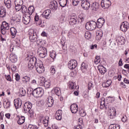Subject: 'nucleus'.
I'll return each mask as SVG.
<instances>
[{"mask_svg":"<svg viewBox=\"0 0 129 129\" xmlns=\"http://www.w3.org/2000/svg\"><path fill=\"white\" fill-rule=\"evenodd\" d=\"M77 67V61L75 59H72L69 61L68 68L71 70L75 69Z\"/></svg>","mask_w":129,"mask_h":129,"instance_id":"7","label":"nucleus"},{"mask_svg":"<svg viewBox=\"0 0 129 129\" xmlns=\"http://www.w3.org/2000/svg\"><path fill=\"white\" fill-rule=\"evenodd\" d=\"M29 39L30 40L31 42H36L37 39H38V36H37V33L36 32H29Z\"/></svg>","mask_w":129,"mask_h":129,"instance_id":"12","label":"nucleus"},{"mask_svg":"<svg viewBox=\"0 0 129 129\" xmlns=\"http://www.w3.org/2000/svg\"><path fill=\"white\" fill-rule=\"evenodd\" d=\"M1 28L5 29L6 30H9V29H10V25H9V24L6 21H4L2 23Z\"/></svg>","mask_w":129,"mask_h":129,"instance_id":"32","label":"nucleus"},{"mask_svg":"<svg viewBox=\"0 0 129 129\" xmlns=\"http://www.w3.org/2000/svg\"><path fill=\"white\" fill-rule=\"evenodd\" d=\"M22 100H21V99H16L14 100V105L16 109L20 108V107L22 106Z\"/></svg>","mask_w":129,"mask_h":129,"instance_id":"18","label":"nucleus"},{"mask_svg":"<svg viewBox=\"0 0 129 129\" xmlns=\"http://www.w3.org/2000/svg\"><path fill=\"white\" fill-rule=\"evenodd\" d=\"M4 4L7 9H11L12 8V2L11 0H4Z\"/></svg>","mask_w":129,"mask_h":129,"instance_id":"33","label":"nucleus"},{"mask_svg":"<svg viewBox=\"0 0 129 129\" xmlns=\"http://www.w3.org/2000/svg\"><path fill=\"white\" fill-rule=\"evenodd\" d=\"M69 86L70 89H77V88H79V87H77L76 84L73 82H69Z\"/></svg>","mask_w":129,"mask_h":129,"instance_id":"27","label":"nucleus"},{"mask_svg":"<svg viewBox=\"0 0 129 129\" xmlns=\"http://www.w3.org/2000/svg\"><path fill=\"white\" fill-rule=\"evenodd\" d=\"M72 4L73 6H76L79 4V1L78 0H73Z\"/></svg>","mask_w":129,"mask_h":129,"instance_id":"59","label":"nucleus"},{"mask_svg":"<svg viewBox=\"0 0 129 129\" xmlns=\"http://www.w3.org/2000/svg\"><path fill=\"white\" fill-rule=\"evenodd\" d=\"M49 8L52 12H55L58 8V4L55 1H53L50 3Z\"/></svg>","mask_w":129,"mask_h":129,"instance_id":"13","label":"nucleus"},{"mask_svg":"<svg viewBox=\"0 0 129 129\" xmlns=\"http://www.w3.org/2000/svg\"><path fill=\"white\" fill-rule=\"evenodd\" d=\"M69 24L72 26L77 24V16L75 14H73L70 16Z\"/></svg>","mask_w":129,"mask_h":129,"instance_id":"6","label":"nucleus"},{"mask_svg":"<svg viewBox=\"0 0 129 129\" xmlns=\"http://www.w3.org/2000/svg\"><path fill=\"white\" fill-rule=\"evenodd\" d=\"M116 115V110L115 108L111 107L109 110L108 117L111 119L114 118Z\"/></svg>","mask_w":129,"mask_h":129,"instance_id":"8","label":"nucleus"},{"mask_svg":"<svg viewBox=\"0 0 129 129\" xmlns=\"http://www.w3.org/2000/svg\"><path fill=\"white\" fill-rule=\"evenodd\" d=\"M120 30L122 31V32H126L127 31V29L129 28V24L128 22L126 21L123 22L121 25H120Z\"/></svg>","mask_w":129,"mask_h":129,"instance_id":"15","label":"nucleus"},{"mask_svg":"<svg viewBox=\"0 0 129 129\" xmlns=\"http://www.w3.org/2000/svg\"><path fill=\"white\" fill-rule=\"evenodd\" d=\"M27 129H38V127L36 125H33L32 124H29Z\"/></svg>","mask_w":129,"mask_h":129,"instance_id":"53","label":"nucleus"},{"mask_svg":"<svg viewBox=\"0 0 129 129\" xmlns=\"http://www.w3.org/2000/svg\"><path fill=\"white\" fill-rule=\"evenodd\" d=\"M98 70L102 75H104V74H105V73H106V71H107L106 68H105L102 65L98 66Z\"/></svg>","mask_w":129,"mask_h":129,"instance_id":"21","label":"nucleus"},{"mask_svg":"<svg viewBox=\"0 0 129 129\" xmlns=\"http://www.w3.org/2000/svg\"><path fill=\"white\" fill-rule=\"evenodd\" d=\"M25 113H29L30 117H33L34 112L32 110V104L30 102H26L23 106Z\"/></svg>","mask_w":129,"mask_h":129,"instance_id":"1","label":"nucleus"},{"mask_svg":"<svg viewBox=\"0 0 129 129\" xmlns=\"http://www.w3.org/2000/svg\"><path fill=\"white\" fill-rule=\"evenodd\" d=\"M85 19V16H83V15H81L79 16V18H78V20L79 22H80L82 23L84 22V19Z\"/></svg>","mask_w":129,"mask_h":129,"instance_id":"47","label":"nucleus"},{"mask_svg":"<svg viewBox=\"0 0 129 129\" xmlns=\"http://www.w3.org/2000/svg\"><path fill=\"white\" fill-rule=\"evenodd\" d=\"M7 29L1 28V33H2V35H6V34L7 33Z\"/></svg>","mask_w":129,"mask_h":129,"instance_id":"61","label":"nucleus"},{"mask_svg":"<svg viewBox=\"0 0 129 129\" xmlns=\"http://www.w3.org/2000/svg\"><path fill=\"white\" fill-rule=\"evenodd\" d=\"M87 68H88V65L85 62H83L81 64V70L84 73L87 71Z\"/></svg>","mask_w":129,"mask_h":129,"instance_id":"26","label":"nucleus"},{"mask_svg":"<svg viewBox=\"0 0 129 129\" xmlns=\"http://www.w3.org/2000/svg\"><path fill=\"white\" fill-rule=\"evenodd\" d=\"M111 5L109 0H102L101 2V6L103 9H108Z\"/></svg>","mask_w":129,"mask_h":129,"instance_id":"11","label":"nucleus"},{"mask_svg":"<svg viewBox=\"0 0 129 129\" xmlns=\"http://www.w3.org/2000/svg\"><path fill=\"white\" fill-rule=\"evenodd\" d=\"M35 68L37 72L39 74H42V73L45 71L44 66H43V64H41L40 63H36L35 64Z\"/></svg>","mask_w":129,"mask_h":129,"instance_id":"9","label":"nucleus"},{"mask_svg":"<svg viewBox=\"0 0 129 129\" xmlns=\"http://www.w3.org/2000/svg\"><path fill=\"white\" fill-rule=\"evenodd\" d=\"M26 118H25V116H21V117H19V120H18L17 122L18 124H20V125L21 124H23L25 122V120Z\"/></svg>","mask_w":129,"mask_h":129,"instance_id":"35","label":"nucleus"},{"mask_svg":"<svg viewBox=\"0 0 129 129\" xmlns=\"http://www.w3.org/2000/svg\"><path fill=\"white\" fill-rule=\"evenodd\" d=\"M85 27L88 31H93L96 28V22L94 21L88 22L86 24Z\"/></svg>","mask_w":129,"mask_h":129,"instance_id":"3","label":"nucleus"},{"mask_svg":"<svg viewBox=\"0 0 129 129\" xmlns=\"http://www.w3.org/2000/svg\"><path fill=\"white\" fill-rule=\"evenodd\" d=\"M23 24L25 25H28L31 22V15L30 14H25L22 19Z\"/></svg>","mask_w":129,"mask_h":129,"instance_id":"10","label":"nucleus"},{"mask_svg":"<svg viewBox=\"0 0 129 129\" xmlns=\"http://www.w3.org/2000/svg\"><path fill=\"white\" fill-rule=\"evenodd\" d=\"M66 1L67 0H58L60 7L62 8L66 7V5H67V2H66Z\"/></svg>","mask_w":129,"mask_h":129,"instance_id":"39","label":"nucleus"},{"mask_svg":"<svg viewBox=\"0 0 129 129\" xmlns=\"http://www.w3.org/2000/svg\"><path fill=\"white\" fill-rule=\"evenodd\" d=\"M10 32L12 36H16L17 34V29L15 27H11L10 28Z\"/></svg>","mask_w":129,"mask_h":129,"instance_id":"40","label":"nucleus"},{"mask_svg":"<svg viewBox=\"0 0 129 129\" xmlns=\"http://www.w3.org/2000/svg\"><path fill=\"white\" fill-rule=\"evenodd\" d=\"M37 54L40 58H45L47 55V49L44 47H40L38 48Z\"/></svg>","mask_w":129,"mask_h":129,"instance_id":"4","label":"nucleus"},{"mask_svg":"<svg viewBox=\"0 0 129 129\" xmlns=\"http://www.w3.org/2000/svg\"><path fill=\"white\" fill-rule=\"evenodd\" d=\"M42 79L40 80L39 81V84L40 85V86H43V85H44L45 89L47 90V89H49V82H44V80H45V78H42Z\"/></svg>","mask_w":129,"mask_h":129,"instance_id":"14","label":"nucleus"},{"mask_svg":"<svg viewBox=\"0 0 129 129\" xmlns=\"http://www.w3.org/2000/svg\"><path fill=\"white\" fill-rule=\"evenodd\" d=\"M51 93L56 94L57 96H60L61 95V90L58 87L54 88L51 90Z\"/></svg>","mask_w":129,"mask_h":129,"instance_id":"22","label":"nucleus"},{"mask_svg":"<svg viewBox=\"0 0 129 129\" xmlns=\"http://www.w3.org/2000/svg\"><path fill=\"white\" fill-rule=\"evenodd\" d=\"M103 36V33L102 32V31L101 30H98L96 32V39H98V40H100L101 39V37Z\"/></svg>","mask_w":129,"mask_h":129,"instance_id":"29","label":"nucleus"},{"mask_svg":"<svg viewBox=\"0 0 129 129\" xmlns=\"http://www.w3.org/2000/svg\"><path fill=\"white\" fill-rule=\"evenodd\" d=\"M39 63L37 62V58L36 57H33L30 59L28 62V68L30 70H32L35 66L36 67V64H38Z\"/></svg>","mask_w":129,"mask_h":129,"instance_id":"5","label":"nucleus"},{"mask_svg":"<svg viewBox=\"0 0 129 129\" xmlns=\"http://www.w3.org/2000/svg\"><path fill=\"white\" fill-rule=\"evenodd\" d=\"M21 10L23 14H25V13H27V12H28V9L27 8V7L25 5L22 6Z\"/></svg>","mask_w":129,"mask_h":129,"instance_id":"43","label":"nucleus"},{"mask_svg":"<svg viewBox=\"0 0 129 129\" xmlns=\"http://www.w3.org/2000/svg\"><path fill=\"white\" fill-rule=\"evenodd\" d=\"M34 20L37 26H41L42 25V20L39 19V16L36 15Z\"/></svg>","mask_w":129,"mask_h":129,"instance_id":"30","label":"nucleus"},{"mask_svg":"<svg viewBox=\"0 0 129 129\" xmlns=\"http://www.w3.org/2000/svg\"><path fill=\"white\" fill-rule=\"evenodd\" d=\"M92 9L93 11H97L99 9V4L97 3H94L92 5Z\"/></svg>","mask_w":129,"mask_h":129,"instance_id":"36","label":"nucleus"},{"mask_svg":"<svg viewBox=\"0 0 129 129\" xmlns=\"http://www.w3.org/2000/svg\"><path fill=\"white\" fill-rule=\"evenodd\" d=\"M22 6H21V5H15V10L16 12H19V11H21L22 9Z\"/></svg>","mask_w":129,"mask_h":129,"instance_id":"54","label":"nucleus"},{"mask_svg":"<svg viewBox=\"0 0 129 129\" xmlns=\"http://www.w3.org/2000/svg\"><path fill=\"white\" fill-rule=\"evenodd\" d=\"M81 125H82V121H81V122L79 121V123L77 124V126H75L74 127V129H80L82 126Z\"/></svg>","mask_w":129,"mask_h":129,"instance_id":"49","label":"nucleus"},{"mask_svg":"<svg viewBox=\"0 0 129 129\" xmlns=\"http://www.w3.org/2000/svg\"><path fill=\"white\" fill-rule=\"evenodd\" d=\"M90 48L91 50H94V49H97V44H94L90 46Z\"/></svg>","mask_w":129,"mask_h":129,"instance_id":"60","label":"nucleus"},{"mask_svg":"<svg viewBox=\"0 0 129 129\" xmlns=\"http://www.w3.org/2000/svg\"><path fill=\"white\" fill-rule=\"evenodd\" d=\"M11 68L12 72H16L17 71V66H15V64L11 65Z\"/></svg>","mask_w":129,"mask_h":129,"instance_id":"55","label":"nucleus"},{"mask_svg":"<svg viewBox=\"0 0 129 129\" xmlns=\"http://www.w3.org/2000/svg\"><path fill=\"white\" fill-rule=\"evenodd\" d=\"M15 79L16 81H19V80H20V75H19V74H16Z\"/></svg>","mask_w":129,"mask_h":129,"instance_id":"63","label":"nucleus"},{"mask_svg":"<svg viewBox=\"0 0 129 129\" xmlns=\"http://www.w3.org/2000/svg\"><path fill=\"white\" fill-rule=\"evenodd\" d=\"M81 7L84 10H89L90 8V3L88 1H84L81 2Z\"/></svg>","mask_w":129,"mask_h":129,"instance_id":"17","label":"nucleus"},{"mask_svg":"<svg viewBox=\"0 0 129 129\" xmlns=\"http://www.w3.org/2000/svg\"><path fill=\"white\" fill-rule=\"evenodd\" d=\"M105 23V20H104V18H99L97 20V25H98V28H102V26L104 25V23Z\"/></svg>","mask_w":129,"mask_h":129,"instance_id":"23","label":"nucleus"},{"mask_svg":"<svg viewBox=\"0 0 129 129\" xmlns=\"http://www.w3.org/2000/svg\"><path fill=\"white\" fill-rule=\"evenodd\" d=\"M50 102H49V107H52V106H53V105H54V99H53V97H50Z\"/></svg>","mask_w":129,"mask_h":129,"instance_id":"52","label":"nucleus"},{"mask_svg":"<svg viewBox=\"0 0 129 129\" xmlns=\"http://www.w3.org/2000/svg\"><path fill=\"white\" fill-rule=\"evenodd\" d=\"M11 105V102L7 101L4 102V107L5 108H9Z\"/></svg>","mask_w":129,"mask_h":129,"instance_id":"50","label":"nucleus"},{"mask_svg":"<svg viewBox=\"0 0 129 129\" xmlns=\"http://www.w3.org/2000/svg\"><path fill=\"white\" fill-rule=\"evenodd\" d=\"M55 118L57 120L62 119V110H58L55 113Z\"/></svg>","mask_w":129,"mask_h":129,"instance_id":"25","label":"nucleus"},{"mask_svg":"<svg viewBox=\"0 0 129 129\" xmlns=\"http://www.w3.org/2000/svg\"><path fill=\"white\" fill-rule=\"evenodd\" d=\"M23 81H24V82H25V83L26 84H28V83H29V82H30V77H28V76H25L23 78Z\"/></svg>","mask_w":129,"mask_h":129,"instance_id":"44","label":"nucleus"},{"mask_svg":"<svg viewBox=\"0 0 129 129\" xmlns=\"http://www.w3.org/2000/svg\"><path fill=\"white\" fill-rule=\"evenodd\" d=\"M100 108V109H103V108L107 109V107L105 105V98L103 97L101 98Z\"/></svg>","mask_w":129,"mask_h":129,"instance_id":"24","label":"nucleus"},{"mask_svg":"<svg viewBox=\"0 0 129 129\" xmlns=\"http://www.w3.org/2000/svg\"><path fill=\"white\" fill-rule=\"evenodd\" d=\"M79 114L81 115V116H82L83 117H84L86 115V113L84 110H82L79 112Z\"/></svg>","mask_w":129,"mask_h":129,"instance_id":"57","label":"nucleus"},{"mask_svg":"<svg viewBox=\"0 0 129 129\" xmlns=\"http://www.w3.org/2000/svg\"><path fill=\"white\" fill-rule=\"evenodd\" d=\"M42 16L43 18H44V19H46V20H48L49 18V10H46L44 11V12L42 14Z\"/></svg>","mask_w":129,"mask_h":129,"instance_id":"34","label":"nucleus"},{"mask_svg":"<svg viewBox=\"0 0 129 129\" xmlns=\"http://www.w3.org/2000/svg\"><path fill=\"white\" fill-rule=\"evenodd\" d=\"M124 68H125V69H127V71L128 73H129V64L126 63L124 66Z\"/></svg>","mask_w":129,"mask_h":129,"instance_id":"62","label":"nucleus"},{"mask_svg":"<svg viewBox=\"0 0 129 129\" xmlns=\"http://www.w3.org/2000/svg\"><path fill=\"white\" fill-rule=\"evenodd\" d=\"M40 122H42L44 126H48L49 124V116H47L44 118V116L40 117Z\"/></svg>","mask_w":129,"mask_h":129,"instance_id":"16","label":"nucleus"},{"mask_svg":"<svg viewBox=\"0 0 129 129\" xmlns=\"http://www.w3.org/2000/svg\"><path fill=\"white\" fill-rule=\"evenodd\" d=\"M32 94L34 97H42L44 94V91L42 88L39 87L33 91Z\"/></svg>","mask_w":129,"mask_h":129,"instance_id":"2","label":"nucleus"},{"mask_svg":"<svg viewBox=\"0 0 129 129\" xmlns=\"http://www.w3.org/2000/svg\"><path fill=\"white\" fill-rule=\"evenodd\" d=\"M70 109L72 113H76L78 111V105L76 104H73L70 106Z\"/></svg>","mask_w":129,"mask_h":129,"instance_id":"20","label":"nucleus"},{"mask_svg":"<svg viewBox=\"0 0 129 129\" xmlns=\"http://www.w3.org/2000/svg\"><path fill=\"white\" fill-rule=\"evenodd\" d=\"M20 93L22 96H25L26 95V90L23 88L20 89Z\"/></svg>","mask_w":129,"mask_h":129,"instance_id":"45","label":"nucleus"},{"mask_svg":"<svg viewBox=\"0 0 129 129\" xmlns=\"http://www.w3.org/2000/svg\"><path fill=\"white\" fill-rule=\"evenodd\" d=\"M10 60L12 63H16L18 61V57L16 54L12 52L10 55Z\"/></svg>","mask_w":129,"mask_h":129,"instance_id":"19","label":"nucleus"},{"mask_svg":"<svg viewBox=\"0 0 129 129\" xmlns=\"http://www.w3.org/2000/svg\"><path fill=\"white\" fill-rule=\"evenodd\" d=\"M23 0H15V5L17 6H23Z\"/></svg>","mask_w":129,"mask_h":129,"instance_id":"48","label":"nucleus"},{"mask_svg":"<svg viewBox=\"0 0 129 129\" xmlns=\"http://www.w3.org/2000/svg\"><path fill=\"white\" fill-rule=\"evenodd\" d=\"M28 13L26 14L27 15H32L34 12H35V8H34V6H30L28 9Z\"/></svg>","mask_w":129,"mask_h":129,"instance_id":"37","label":"nucleus"},{"mask_svg":"<svg viewBox=\"0 0 129 129\" xmlns=\"http://www.w3.org/2000/svg\"><path fill=\"white\" fill-rule=\"evenodd\" d=\"M106 101L107 102H108L109 103H110L111 102H112V97H107L106 98Z\"/></svg>","mask_w":129,"mask_h":129,"instance_id":"56","label":"nucleus"},{"mask_svg":"<svg viewBox=\"0 0 129 129\" xmlns=\"http://www.w3.org/2000/svg\"><path fill=\"white\" fill-rule=\"evenodd\" d=\"M6 9L4 8H0V17L1 18H5L7 15Z\"/></svg>","mask_w":129,"mask_h":129,"instance_id":"28","label":"nucleus"},{"mask_svg":"<svg viewBox=\"0 0 129 129\" xmlns=\"http://www.w3.org/2000/svg\"><path fill=\"white\" fill-rule=\"evenodd\" d=\"M50 57L53 60L55 59L56 57V52L55 51L53 50L52 52H50Z\"/></svg>","mask_w":129,"mask_h":129,"instance_id":"46","label":"nucleus"},{"mask_svg":"<svg viewBox=\"0 0 129 129\" xmlns=\"http://www.w3.org/2000/svg\"><path fill=\"white\" fill-rule=\"evenodd\" d=\"M126 120H127V117H126V116H123L122 118V121L123 122H125Z\"/></svg>","mask_w":129,"mask_h":129,"instance_id":"64","label":"nucleus"},{"mask_svg":"<svg viewBox=\"0 0 129 129\" xmlns=\"http://www.w3.org/2000/svg\"><path fill=\"white\" fill-rule=\"evenodd\" d=\"M12 21L15 22V23H18L21 21V18L20 16L18 15L17 16H15V18H13Z\"/></svg>","mask_w":129,"mask_h":129,"instance_id":"42","label":"nucleus"},{"mask_svg":"<svg viewBox=\"0 0 129 129\" xmlns=\"http://www.w3.org/2000/svg\"><path fill=\"white\" fill-rule=\"evenodd\" d=\"M109 127L110 129H120V125L119 124H111Z\"/></svg>","mask_w":129,"mask_h":129,"instance_id":"38","label":"nucleus"},{"mask_svg":"<svg viewBox=\"0 0 129 129\" xmlns=\"http://www.w3.org/2000/svg\"><path fill=\"white\" fill-rule=\"evenodd\" d=\"M56 73V70L55 69V68L54 67H51L50 68V74L51 75H54Z\"/></svg>","mask_w":129,"mask_h":129,"instance_id":"51","label":"nucleus"},{"mask_svg":"<svg viewBox=\"0 0 129 129\" xmlns=\"http://www.w3.org/2000/svg\"><path fill=\"white\" fill-rule=\"evenodd\" d=\"M93 88V84L92 82H89L88 85V89L89 90H91V88Z\"/></svg>","mask_w":129,"mask_h":129,"instance_id":"58","label":"nucleus"},{"mask_svg":"<svg viewBox=\"0 0 129 129\" xmlns=\"http://www.w3.org/2000/svg\"><path fill=\"white\" fill-rule=\"evenodd\" d=\"M85 37L87 40H89L91 38V33L89 31H86L85 33Z\"/></svg>","mask_w":129,"mask_h":129,"instance_id":"41","label":"nucleus"},{"mask_svg":"<svg viewBox=\"0 0 129 129\" xmlns=\"http://www.w3.org/2000/svg\"><path fill=\"white\" fill-rule=\"evenodd\" d=\"M112 81L111 80H107L105 83H103L102 86L104 88L109 87L111 85Z\"/></svg>","mask_w":129,"mask_h":129,"instance_id":"31","label":"nucleus"}]
</instances>
